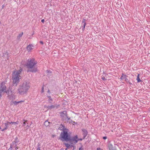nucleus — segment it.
Masks as SVG:
<instances>
[{
    "mask_svg": "<svg viewBox=\"0 0 150 150\" xmlns=\"http://www.w3.org/2000/svg\"><path fill=\"white\" fill-rule=\"evenodd\" d=\"M30 87V82L28 81H24L19 86L18 90V93L23 95L27 93Z\"/></svg>",
    "mask_w": 150,
    "mask_h": 150,
    "instance_id": "1",
    "label": "nucleus"
},
{
    "mask_svg": "<svg viewBox=\"0 0 150 150\" xmlns=\"http://www.w3.org/2000/svg\"><path fill=\"white\" fill-rule=\"evenodd\" d=\"M37 62L33 58L29 59L26 66L29 69L28 71L32 72H35L37 71L36 67H35V66L37 64Z\"/></svg>",
    "mask_w": 150,
    "mask_h": 150,
    "instance_id": "2",
    "label": "nucleus"
},
{
    "mask_svg": "<svg viewBox=\"0 0 150 150\" xmlns=\"http://www.w3.org/2000/svg\"><path fill=\"white\" fill-rule=\"evenodd\" d=\"M22 70L20 69L18 70H16L14 71L12 74V79L13 85L17 86L20 81V79L21 77L20 75Z\"/></svg>",
    "mask_w": 150,
    "mask_h": 150,
    "instance_id": "3",
    "label": "nucleus"
},
{
    "mask_svg": "<svg viewBox=\"0 0 150 150\" xmlns=\"http://www.w3.org/2000/svg\"><path fill=\"white\" fill-rule=\"evenodd\" d=\"M68 129H65L61 133L60 138L62 141H69L70 140V134L68 133Z\"/></svg>",
    "mask_w": 150,
    "mask_h": 150,
    "instance_id": "4",
    "label": "nucleus"
},
{
    "mask_svg": "<svg viewBox=\"0 0 150 150\" xmlns=\"http://www.w3.org/2000/svg\"><path fill=\"white\" fill-rule=\"evenodd\" d=\"M5 81L2 82L0 86V92L4 93H7L6 88L5 86Z\"/></svg>",
    "mask_w": 150,
    "mask_h": 150,
    "instance_id": "5",
    "label": "nucleus"
},
{
    "mask_svg": "<svg viewBox=\"0 0 150 150\" xmlns=\"http://www.w3.org/2000/svg\"><path fill=\"white\" fill-rule=\"evenodd\" d=\"M60 115L63 120H69L70 119V118H69L67 116V114L66 111H64L61 112Z\"/></svg>",
    "mask_w": 150,
    "mask_h": 150,
    "instance_id": "6",
    "label": "nucleus"
},
{
    "mask_svg": "<svg viewBox=\"0 0 150 150\" xmlns=\"http://www.w3.org/2000/svg\"><path fill=\"white\" fill-rule=\"evenodd\" d=\"M11 124H12L11 122H7L4 123V124H3L2 125V127H4V128L1 129V131L3 132L6 130L7 128L9 127V125Z\"/></svg>",
    "mask_w": 150,
    "mask_h": 150,
    "instance_id": "7",
    "label": "nucleus"
},
{
    "mask_svg": "<svg viewBox=\"0 0 150 150\" xmlns=\"http://www.w3.org/2000/svg\"><path fill=\"white\" fill-rule=\"evenodd\" d=\"M79 140V139L78 138L77 136L76 135L72 137V138H70L69 141L71 144H75Z\"/></svg>",
    "mask_w": 150,
    "mask_h": 150,
    "instance_id": "8",
    "label": "nucleus"
},
{
    "mask_svg": "<svg viewBox=\"0 0 150 150\" xmlns=\"http://www.w3.org/2000/svg\"><path fill=\"white\" fill-rule=\"evenodd\" d=\"M18 148V146H16V143L13 142L11 145L10 147L8 150H16Z\"/></svg>",
    "mask_w": 150,
    "mask_h": 150,
    "instance_id": "9",
    "label": "nucleus"
},
{
    "mask_svg": "<svg viewBox=\"0 0 150 150\" xmlns=\"http://www.w3.org/2000/svg\"><path fill=\"white\" fill-rule=\"evenodd\" d=\"M127 76L126 75L122 74V76L121 77L120 79L122 80H125L127 81L128 80L127 79Z\"/></svg>",
    "mask_w": 150,
    "mask_h": 150,
    "instance_id": "10",
    "label": "nucleus"
},
{
    "mask_svg": "<svg viewBox=\"0 0 150 150\" xmlns=\"http://www.w3.org/2000/svg\"><path fill=\"white\" fill-rule=\"evenodd\" d=\"M33 45L30 44L27 47V50L29 51H30L33 48Z\"/></svg>",
    "mask_w": 150,
    "mask_h": 150,
    "instance_id": "11",
    "label": "nucleus"
},
{
    "mask_svg": "<svg viewBox=\"0 0 150 150\" xmlns=\"http://www.w3.org/2000/svg\"><path fill=\"white\" fill-rule=\"evenodd\" d=\"M59 129L61 130H62L63 131L64 130L67 129L62 124L59 125Z\"/></svg>",
    "mask_w": 150,
    "mask_h": 150,
    "instance_id": "12",
    "label": "nucleus"
},
{
    "mask_svg": "<svg viewBox=\"0 0 150 150\" xmlns=\"http://www.w3.org/2000/svg\"><path fill=\"white\" fill-rule=\"evenodd\" d=\"M82 130L83 132L84 137H85L87 134V131L85 129H82Z\"/></svg>",
    "mask_w": 150,
    "mask_h": 150,
    "instance_id": "13",
    "label": "nucleus"
},
{
    "mask_svg": "<svg viewBox=\"0 0 150 150\" xmlns=\"http://www.w3.org/2000/svg\"><path fill=\"white\" fill-rule=\"evenodd\" d=\"M24 102V100H21L20 101H14L13 102V103L15 105H17L18 103H21L22 102Z\"/></svg>",
    "mask_w": 150,
    "mask_h": 150,
    "instance_id": "14",
    "label": "nucleus"
},
{
    "mask_svg": "<svg viewBox=\"0 0 150 150\" xmlns=\"http://www.w3.org/2000/svg\"><path fill=\"white\" fill-rule=\"evenodd\" d=\"M10 99L13 100L16 98V96L13 94H11L10 96Z\"/></svg>",
    "mask_w": 150,
    "mask_h": 150,
    "instance_id": "15",
    "label": "nucleus"
},
{
    "mask_svg": "<svg viewBox=\"0 0 150 150\" xmlns=\"http://www.w3.org/2000/svg\"><path fill=\"white\" fill-rule=\"evenodd\" d=\"M49 124H50V122H48L47 121H45V122H44V125L46 126H48L49 125Z\"/></svg>",
    "mask_w": 150,
    "mask_h": 150,
    "instance_id": "16",
    "label": "nucleus"
},
{
    "mask_svg": "<svg viewBox=\"0 0 150 150\" xmlns=\"http://www.w3.org/2000/svg\"><path fill=\"white\" fill-rule=\"evenodd\" d=\"M139 74H138L137 76V82H139L141 81V80L140 79L139 77Z\"/></svg>",
    "mask_w": 150,
    "mask_h": 150,
    "instance_id": "17",
    "label": "nucleus"
},
{
    "mask_svg": "<svg viewBox=\"0 0 150 150\" xmlns=\"http://www.w3.org/2000/svg\"><path fill=\"white\" fill-rule=\"evenodd\" d=\"M23 33L22 32L21 33L19 34L18 36H17V38L18 39H19L20 38H21L23 35Z\"/></svg>",
    "mask_w": 150,
    "mask_h": 150,
    "instance_id": "18",
    "label": "nucleus"
},
{
    "mask_svg": "<svg viewBox=\"0 0 150 150\" xmlns=\"http://www.w3.org/2000/svg\"><path fill=\"white\" fill-rule=\"evenodd\" d=\"M110 150H112V145L111 144H109L108 146Z\"/></svg>",
    "mask_w": 150,
    "mask_h": 150,
    "instance_id": "19",
    "label": "nucleus"
},
{
    "mask_svg": "<svg viewBox=\"0 0 150 150\" xmlns=\"http://www.w3.org/2000/svg\"><path fill=\"white\" fill-rule=\"evenodd\" d=\"M64 144H65L66 146L67 147V148H69L71 146L69 144L65 143Z\"/></svg>",
    "mask_w": 150,
    "mask_h": 150,
    "instance_id": "20",
    "label": "nucleus"
},
{
    "mask_svg": "<svg viewBox=\"0 0 150 150\" xmlns=\"http://www.w3.org/2000/svg\"><path fill=\"white\" fill-rule=\"evenodd\" d=\"M11 123L13 125H15V124H18V121H17V122H11Z\"/></svg>",
    "mask_w": 150,
    "mask_h": 150,
    "instance_id": "21",
    "label": "nucleus"
},
{
    "mask_svg": "<svg viewBox=\"0 0 150 150\" xmlns=\"http://www.w3.org/2000/svg\"><path fill=\"white\" fill-rule=\"evenodd\" d=\"M82 23H84V25H83V29H84L85 28V26L86 25V23H85V21H83L82 22Z\"/></svg>",
    "mask_w": 150,
    "mask_h": 150,
    "instance_id": "22",
    "label": "nucleus"
},
{
    "mask_svg": "<svg viewBox=\"0 0 150 150\" xmlns=\"http://www.w3.org/2000/svg\"><path fill=\"white\" fill-rule=\"evenodd\" d=\"M36 150H40V147L39 146H38V148H37Z\"/></svg>",
    "mask_w": 150,
    "mask_h": 150,
    "instance_id": "23",
    "label": "nucleus"
},
{
    "mask_svg": "<svg viewBox=\"0 0 150 150\" xmlns=\"http://www.w3.org/2000/svg\"><path fill=\"white\" fill-rule=\"evenodd\" d=\"M48 98L50 101H52V99L51 98L50 96H48Z\"/></svg>",
    "mask_w": 150,
    "mask_h": 150,
    "instance_id": "24",
    "label": "nucleus"
},
{
    "mask_svg": "<svg viewBox=\"0 0 150 150\" xmlns=\"http://www.w3.org/2000/svg\"><path fill=\"white\" fill-rule=\"evenodd\" d=\"M79 150H83V149L82 148V147H81L79 148Z\"/></svg>",
    "mask_w": 150,
    "mask_h": 150,
    "instance_id": "25",
    "label": "nucleus"
},
{
    "mask_svg": "<svg viewBox=\"0 0 150 150\" xmlns=\"http://www.w3.org/2000/svg\"><path fill=\"white\" fill-rule=\"evenodd\" d=\"M97 150H103L102 149H100V148H98L97 149Z\"/></svg>",
    "mask_w": 150,
    "mask_h": 150,
    "instance_id": "26",
    "label": "nucleus"
},
{
    "mask_svg": "<svg viewBox=\"0 0 150 150\" xmlns=\"http://www.w3.org/2000/svg\"><path fill=\"white\" fill-rule=\"evenodd\" d=\"M44 92V88H42V93H43V92Z\"/></svg>",
    "mask_w": 150,
    "mask_h": 150,
    "instance_id": "27",
    "label": "nucleus"
},
{
    "mask_svg": "<svg viewBox=\"0 0 150 150\" xmlns=\"http://www.w3.org/2000/svg\"><path fill=\"white\" fill-rule=\"evenodd\" d=\"M44 21H45V20H44V19H43L41 20V22L42 23H44Z\"/></svg>",
    "mask_w": 150,
    "mask_h": 150,
    "instance_id": "28",
    "label": "nucleus"
},
{
    "mask_svg": "<svg viewBox=\"0 0 150 150\" xmlns=\"http://www.w3.org/2000/svg\"><path fill=\"white\" fill-rule=\"evenodd\" d=\"M103 139H107V137H103Z\"/></svg>",
    "mask_w": 150,
    "mask_h": 150,
    "instance_id": "29",
    "label": "nucleus"
},
{
    "mask_svg": "<svg viewBox=\"0 0 150 150\" xmlns=\"http://www.w3.org/2000/svg\"><path fill=\"white\" fill-rule=\"evenodd\" d=\"M23 123V126H25V121H24Z\"/></svg>",
    "mask_w": 150,
    "mask_h": 150,
    "instance_id": "30",
    "label": "nucleus"
},
{
    "mask_svg": "<svg viewBox=\"0 0 150 150\" xmlns=\"http://www.w3.org/2000/svg\"><path fill=\"white\" fill-rule=\"evenodd\" d=\"M40 43L41 44H43V42H42V41H40Z\"/></svg>",
    "mask_w": 150,
    "mask_h": 150,
    "instance_id": "31",
    "label": "nucleus"
},
{
    "mask_svg": "<svg viewBox=\"0 0 150 150\" xmlns=\"http://www.w3.org/2000/svg\"><path fill=\"white\" fill-rule=\"evenodd\" d=\"M50 108H53V107H53V106H50Z\"/></svg>",
    "mask_w": 150,
    "mask_h": 150,
    "instance_id": "32",
    "label": "nucleus"
},
{
    "mask_svg": "<svg viewBox=\"0 0 150 150\" xmlns=\"http://www.w3.org/2000/svg\"><path fill=\"white\" fill-rule=\"evenodd\" d=\"M102 79L104 80L105 79V78H102Z\"/></svg>",
    "mask_w": 150,
    "mask_h": 150,
    "instance_id": "33",
    "label": "nucleus"
},
{
    "mask_svg": "<svg viewBox=\"0 0 150 150\" xmlns=\"http://www.w3.org/2000/svg\"><path fill=\"white\" fill-rule=\"evenodd\" d=\"M29 127V126H28V125H27V126L26 127Z\"/></svg>",
    "mask_w": 150,
    "mask_h": 150,
    "instance_id": "34",
    "label": "nucleus"
},
{
    "mask_svg": "<svg viewBox=\"0 0 150 150\" xmlns=\"http://www.w3.org/2000/svg\"><path fill=\"white\" fill-rule=\"evenodd\" d=\"M4 7V5H2V8H3Z\"/></svg>",
    "mask_w": 150,
    "mask_h": 150,
    "instance_id": "35",
    "label": "nucleus"
},
{
    "mask_svg": "<svg viewBox=\"0 0 150 150\" xmlns=\"http://www.w3.org/2000/svg\"><path fill=\"white\" fill-rule=\"evenodd\" d=\"M79 140H82V139H79Z\"/></svg>",
    "mask_w": 150,
    "mask_h": 150,
    "instance_id": "36",
    "label": "nucleus"
},
{
    "mask_svg": "<svg viewBox=\"0 0 150 150\" xmlns=\"http://www.w3.org/2000/svg\"><path fill=\"white\" fill-rule=\"evenodd\" d=\"M74 123H75V122H73V124H74Z\"/></svg>",
    "mask_w": 150,
    "mask_h": 150,
    "instance_id": "37",
    "label": "nucleus"
},
{
    "mask_svg": "<svg viewBox=\"0 0 150 150\" xmlns=\"http://www.w3.org/2000/svg\"><path fill=\"white\" fill-rule=\"evenodd\" d=\"M1 129V127H0V130Z\"/></svg>",
    "mask_w": 150,
    "mask_h": 150,
    "instance_id": "38",
    "label": "nucleus"
},
{
    "mask_svg": "<svg viewBox=\"0 0 150 150\" xmlns=\"http://www.w3.org/2000/svg\"><path fill=\"white\" fill-rule=\"evenodd\" d=\"M1 24V22H0V24Z\"/></svg>",
    "mask_w": 150,
    "mask_h": 150,
    "instance_id": "39",
    "label": "nucleus"
},
{
    "mask_svg": "<svg viewBox=\"0 0 150 150\" xmlns=\"http://www.w3.org/2000/svg\"><path fill=\"white\" fill-rule=\"evenodd\" d=\"M48 92H49V90H48Z\"/></svg>",
    "mask_w": 150,
    "mask_h": 150,
    "instance_id": "40",
    "label": "nucleus"
}]
</instances>
